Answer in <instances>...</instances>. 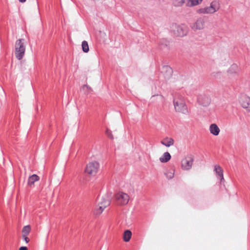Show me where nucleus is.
<instances>
[{
  "label": "nucleus",
  "instance_id": "1",
  "mask_svg": "<svg viewBox=\"0 0 250 250\" xmlns=\"http://www.w3.org/2000/svg\"><path fill=\"white\" fill-rule=\"evenodd\" d=\"M173 104L176 111L181 112L184 114L188 113L187 106L183 97L180 96L175 97L173 99Z\"/></svg>",
  "mask_w": 250,
  "mask_h": 250
},
{
  "label": "nucleus",
  "instance_id": "25",
  "mask_svg": "<svg viewBox=\"0 0 250 250\" xmlns=\"http://www.w3.org/2000/svg\"><path fill=\"white\" fill-rule=\"evenodd\" d=\"M167 178L168 179H171L174 177V172L173 170H170L167 171L165 173Z\"/></svg>",
  "mask_w": 250,
  "mask_h": 250
},
{
  "label": "nucleus",
  "instance_id": "11",
  "mask_svg": "<svg viewBox=\"0 0 250 250\" xmlns=\"http://www.w3.org/2000/svg\"><path fill=\"white\" fill-rule=\"evenodd\" d=\"M197 101L198 103L204 106H208L210 103V99L209 97L205 94H201L198 97Z\"/></svg>",
  "mask_w": 250,
  "mask_h": 250
},
{
  "label": "nucleus",
  "instance_id": "16",
  "mask_svg": "<svg viewBox=\"0 0 250 250\" xmlns=\"http://www.w3.org/2000/svg\"><path fill=\"white\" fill-rule=\"evenodd\" d=\"M240 71V68L238 66V65L235 63L232 64L229 69H228V73L229 74H238Z\"/></svg>",
  "mask_w": 250,
  "mask_h": 250
},
{
  "label": "nucleus",
  "instance_id": "20",
  "mask_svg": "<svg viewBox=\"0 0 250 250\" xmlns=\"http://www.w3.org/2000/svg\"><path fill=\"white\" fill-rule=\"evenodd\" d=\"M132 235V233L129 230H126L124 233L123 239L125 242H128Z\"/></svg>",
  "mask_w": 250,
  "mask_h": 250
},
{
  "label": "nucleus",
  "instance_id": "24",
  "mask_svg": "<svg viewBox=\"0 0 250 250\" xmlns=\"http://www.w3.org/2000/svg\"><path fill=\"white\" fill-rule=\"evenodd\" d=\"M82 89L86 94L90 93L92 91V88L87 85H83Z\"/></svg>",
  "mask_w": 250,
  "mask_h": 250
},
{
  "label": "nucleus",
  "instance_id": "2",
  "mask_svg": "<svg viewBox=\"0 0 250 250\" xmlns=\"http://www.w3.org/2000/svg\"><path fill=\"white\" fill-rule=\"evenodd\" d=\"M220 8V5L218 1L216 0L212 1L209 6L200 8L197 12L200 14H212L217 12Z\"/></svg>",
  "mask_w": 250,
  "mask_h": 250
},
{
  "label": "nucleus",
  "instance_id": "27",
  "mask_svg": "<svg viewBox=\"0 0 250 250\" xmlns=\"http://www.w3.org/2000/svg\"><path fill=\"white\" fill-rule=\"evenodd\" d=\"M106 134L107 135V136L111 139H113V137L111 133V132L110 131H109L108 130H106Z\"/></svg>",
  "mask_w": 250,
  "mask_h": 250
},
{
  "label": "nucleus",
  "instance_id": "4",
  "mask_svg": "<svg viewBox=\"0 0 250 250\" xmlns=\"http://www.w3.org/2000/svg\"><path fill=\"white\" fill-rule=\"evenodd\" d=\"M110 204V197L105 196L102 198L101 201L99 202L96 206L94 213L96 215H99L102 213L104 208Z\"/></svg>",
  "mask_w": 250,
  "mask_h": 250
},
{
  "label": "nucleus",
  "instance_id": "14",
  "mask_svg": "<svg viewBox=\"0 0 250 250\" xmlns=\"http://www.w3.org/2000/svg\"><path fill=\"white\" fill-rule=\"evenodd\" d=\"M210 133L214 135L217 136L219 135L220 129L216 124H212L210 125L209 127Z\"/></svg>",
  "mask_w": 250,
  "mask_h": 250
},
{
  "label": "nucleus",
  "instance_id": "7",
  "mask_svg": "<svg viewBox=\"0 0 250 250\" xmlns=\"http://www.w3.org/2000/svg\"><path fill=\"white\" fill-rule=\"evenodd\" d=\"M117 202L120 205H126L129 200V195L123 192H119L115 195Z\"/></svg>",
  "mask_w": 250,
  "mask_h": 250
},
{
  "label": "nucleus",
  "instance_id": "23",
  "mask_svg": "<svg viewBox=\"0 0 250 250\" xmlns=\"http://www.w3.org/2000/svg\"><path fill=\"white\" fill-rule=\"evenodd\" d=\"M82 47L83 51L85 53H87L89 51V46L88 43L86 41H84L82 42Z\"/></svg>",
  "mask_w": 250,
  "mask_h": 250
},
{
  "label": "nucleus",
  "instance_id": "6",
  "mask_svg": "<svg viewBox=\"0 0 250 250\" xmlns=\"http://www.w3.org/2000/svg\"><path fill=\"white\" fill-rule=\"evenodd\" d=\"M99 167V164L97 162H90L86 165L85 172L90 175L94 176L98 172Z\"/></svg>",
  "mask_w": 250,
  "mask_h": 250
},
{
  "label": "nucleus",
  "instance_id": "29",
  "mask_svg": "<svg viewBox=\"0 0 250 250\" xmlns=\"http://www.w3.org/2000/svg\"><path fill=\"white\" fill-rule=\"evenodd\" d=\"M20 2L23 3L26 1V0H19Z\"/></svg>",
  "mask_w": 250,
  "mask_h": 250
},
{
  "label": "nucleus",
  "instance_id": "9",
  "mask_svg": "<svg viewBox=\"0 0 250 250\" xmlns=\"http://www.w3.org/2000/svg\"><path fill=\"white\" fill-rule=\"evenodd\" d=\"M205 21L202 18H198L196 21L190 25V27L194 31L200 30L204 28Z\"/></svg>",
  "mask_w": 250,
  "mask_h": 250
},
{
  "label": "nucleus",
  "instance_id": "12",
  "mask_svg": "<svg viewBox=\"0 0 250 250\" xmlns=\"http://www.w3.org/2000/svg\"><path fill=\"white\" fill-rule=\"evenodd\" d=\"M172 68L168 65H164L162 68V73L166 79H169L172 76Z\"/></svg>",
  "mask_w": 250,
  "mask_h": 250
},
{
  "label": "nucleus",
  "instance_id": "13",
  "mask_svg": "<svg viewBox=\"0 0 250 250\" xmlns=\"http://www.w3.org/2000/svg\"><path fill=\"white\" fill-rule=\"evenodd\" d=\"M214 171L215 172L216 176L220 178V182H224L225 180L223 176V170L222 167L219 165H215Z\"/></svg>",
  "mask_w": 250,
  "mask_h": 250
},
{
  "label": "nucleus",
  "instance_id": "3",
  "mask_svg": "<svg viewBox=\"0 0 250 250\" xmlns=\"http://www.w3.org/2000/svg\"><path fill=\"white\" fill-rule=\"evenodd\" d=\"M15 49L16 58L19 60H21L24 55L25 51V46L24 45L23 39H19L16 42Z\"/></svg>",
  "mask_w": 250,
  "mask_h": 250
},
{
  "label": "nucleus",
  "instance_id": "10",
  "mask_svg": "<svg viewBox=\"0 0 250 250\" xmlns=\"http://www.w3.org/2000/svg\"><path fill=\"white\" fill-rule=\"evenodd\" d=\"M241 106L250 112V98L247 95H242L239 100Z\"/></svg>",
  "mask_w": 250,
  "mask_h": 250
},
{
  "label": "nucleus",
  "instance_id": "18",
  "mask_svg": "<svg viewBox=\"0 0 250 250\" xmlns=\"http://www.w3.org/2000/svg\"><path fill=\"white\" fill-rule=\"evenodd\" d=\"M40 180V177L36 174H33L29 176L28 180V184L30 186L34 185V183Z\"/></svg>",
  "mask_w": 250,
  "mask_h": 250
},
{
  "label": "nucleus",
  "instance_id": "21",
  "mask_svg": "<svg viewBox=\"0 0 250 250\" xmlns=\"http://www.w3.org/2000/svg\"><path fill=\"white\" fill-rule=\"evenodd\" d=\"M187 0H173V4L176 7H180L186 4Z\"/></svg>",
  "mask_w": 250,
  "mask_h": 250
},
{
  "label": "nucleus",
  "instance_id": "19",
  "mask_svg": "<svg viewBox=\"0 0 250 250\" xmlns=\"http://www.w3.org/2000/svg\"><path fill=\"white\" fill-rule=\"evenodd\" d=\"M171 159V155L168 152H165L160 158V161L161 163H167Z\"/></svg>",
  "mask_w": 250,
  "mask_h": 250
},
{
  "label": "nucleus",
  "instance_id": "26",
  "mask_svg": "<svg viewBox=\"0 0 250 250\" xmlns=\"http://www.w3.org/2000/svg\"><path fill=\"white\" fill-rule=\"evenodd\" d=\"M22 238L23 240L25 241L26 243H28L29 241V239L27 237V235H22Z\"/></svg>",
  "mask_w": 250,
  "mask_h": 250
},
{
  "label": "nucleus",
  "instance_id": "5",
  "mask_svg": "<svg viewBox=\"0 0 250 250\" xmlns=\"http://www.w3.org/2000/svg\"><path fill=\"white\" fill-rule=\"evenodd\" d=\"M174 34L178 37H184L186 36L188 32V27L185 24L177 25L174 24L172 26Z\"/></svg>",
  "mask_w": 250,
  "mask_h": 250
},
{
  "label": "nucleus",
  "instance_id": "8",
  "mask_svg": "<svg viewBox=\"0 0 250 250\" xmlns=\"http://www.w3.org/2000/svg\"><path fill=\"white\" fill-rule=\"evenodd\" d=\"M194 158L191 154H188L182 161V168L184 170H189L192 166Z\"/></svg>",
  "mask_w": 250,
  "mask_h": 250
},
{
  "label": "nucleus",
  "instance_id": "17",
  "mask_svg": "<svg viewBox=\"0 0 250 250\" xmlns=\"http://www.w3.org/2000/svg\"><path fill=\"white\" fill-rule=\"evenodd\" d=\"M203 0H187L186 6L187 7H194L201 4Z\"/></svg>",
  "mask_w": 250,
  "mask_h": 250
},
{
  "label": "nucleus",
  "instance_id": "28",
  "mask_svg": "<svg viewBox=\"0 0 250 250\" xmlns=\"http://www.w3.org/2000/svg\"><path fill=\"white\" fill-rule=\"evenodd\" d=\"M19 250H28L27 248L26 247H21Z\"/></svg>",
  "mask_w": 250,
  "mask_h": 250
},
{
  "label": "nucleus",
  "instance_id": "15",
  "mask_svg": "<svg viewBox=\"0 0 250 250\" xmlns=\"http://www.w3.org/2000/svg\"><path fill=\"white\" fill-rule=\"evenodd\" d=\"M161 144L166 147H170L174 145V140L170 137H166L161 141Z\"/></svg>",
  "mask_w": 250,
  "mask_h": 250
},
{
  "label": "nucleus",
  "instance_id": "22",
  "mask_svg": "<svg viewBox=\"0 0 250 250\" xmlns=\"http://www.w3.org/2000/svg\"><path fill=\"white\" fill-rule=\"evenodd\" d=\"M31 231V227L29 225L24 226L22 229V235H28Z\"/></svg>",
  "mask_w": 250,
  "mask_h": 250
}]
</instances>
